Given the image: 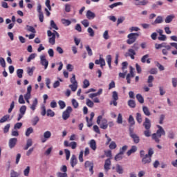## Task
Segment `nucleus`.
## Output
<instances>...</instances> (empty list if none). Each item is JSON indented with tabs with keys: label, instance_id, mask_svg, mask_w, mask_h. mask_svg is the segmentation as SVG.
Listing matches in <instances>:
<instances>
[{
	"label": "nucleus",
	"instance_id": "7c9ffc66",
	"mask_svg": "<svg viewBox=\"0 0 177 177\" xmlns=\"http://www.w3.org/2000/svg\"><path fill=\"white\" fill-rule=\"evenodd\" d=\"M90 147L91 149H92V150H96V141H95V140H91L90 141Z\"/></svg>",
	"mask_w": 177,
	"mask_h": 177
},
{
	"label": "nucleus",
	"instance_id": "5701e85b",
	"mask_svg": "<svg viewBox=\"0 0 177 177\" xmlns=\"http://www.w3.org/2000/svg\"><path fill=\"white\" fill-rule=\"evenodd\" d=\"M142 111L144 113V114L145 115H147V117H150L151 113H150V110L149 109V108L146 106H142Z\"/></svg>",
	"mask_w": 177,
	"mask_h": 177
},
{
	"label": "nucleus",
	"instance_id": "13d9d810",
	"mask_svg": "<svg viewBox=\"0 0 177 177\" xmlns=\"http://www.w3.org/2000/svg\"><path fill=\"white\" fill-rule=\"evenodd\" d=\"M69 140L71 142H73V140H78V136H77L76 134H72Z\"/></svg>",
	"mask_w": 177,
	"mask_h": 177
},
{
	"label": "nucleus",
	"instance_id": "dca6fc26",
	"mask_svg": "<svg viewBox=\"0 0 177 177\" xmlns=\"http://www.w3.org/2000/svg\"><path fill=\"white\" fill-rule=\"evenodd\" d=\"M95 64H100V67H102V68L106 66V61H104V59L101 57H100V59L95 60Z\"/></svg>",
	"mask_w": 177,
	"mask_h": 177
},
{
	"label": "nucleus",
	"instance_id": "ddd939ff",
	"mask_svg": "<svg viewBox=\"0 0 177 177\" xmlns=\"http://www.w3.org/2000/svg\"><path fill=\"white\" fill-rule=\"evenodd\" d=\"M111 167V160L110 159L106 160L104 165L105 172H109V171H110Z\"/></svg>",
	"mask_w": 177,
	"mask_h": 177
},
{
	"label": "nucleus",
	"instance_id": "f3484780",
	"mask_svg": "<svg viewBox=\"0 0 177 177\" xmlns=\"http://www.w3.org/2000/svg\"><path fill=\"white\" fill-rule=\"evenodd\" d=\"M142 162L143 164H150V162H151V158H150L149 155L146 154L142 157Z\"/></svg>",
	"mask_w": 177,
	"mask_h": 177
},
{
	"label": "nucleus",
	"instance_id": "2eb2a0df",
	"mask_svg": "<svg viewBox=\"0 0 177 177\" xmlns=\"http://www.w3.org/2000/svg\"><path fill=\"white\" fill-rule=\"evenodd\" d=\"M86 16L88 20H92L95 19V17H96V15L95 14V12H93L91 10H87Z\"/></svg>",
	"mask_w": 177,
	"mask_h": 177
},
{
	"label": "nucleus",
	"instance_id": "2f4dec72",
	"mask_svg": "<svg viewBox=\"0 0 177 177\" xmlns=\"http://www.w3.org/2000/svg\"><path fill=\"white\" fill-rule=\"evenodd\" d=\"M86 106H88V107H90L91 109H92V107L95 106V103H93V102L89 99L86 100Z\"/></svg>",
	"mask_w": 177,
	"mask_h": 177
},
{
	"label": "nucleus",
	"instance_id": "20e7f679",
	"mask_svg": "<svg viewBox=\"0 0 177 177\" xmlns=\"http://www.w3.org/2000/svg\"><path fill=\"white\" fill-rule=\"evenodd\" d=\"M138 37H139V33H130L128 35L127 37L129 38L127 40V44L129 45H131L136 41L138 39Z\"/></svg>",
	"mask_w": 177,
	"mask_h": 177
},
{
	"label": "nucleus",
	"instance_id": "8fccbe9b",
	"mask_svg": "<svg viewBox=\"0 0 177 177\" xmlns=\"http://www.w3.org/2000/svg\"><path fill=\"white\" fill-rule=\"evenodd\" d=\"M23 73H24V71L23 69H18L17 71V75L19 78H23Z\"/></svg>",
	"mask_w": 177,
	"mask_h": 177
},
{
	"label": "nucleus",
	"instance_id": "aec40b11",
	"mask_svg": "<svg viewBox=\"0 0 177 177\" xmlns=\"http://www.w3.org/2000/svg\"><path fill=\"white\" fill-rule=\"evenodd\" d=\"M32 146V139L28 138L26 141V145L24 147V150H28Z\"/></svg>",
	"mask_w": 177,
	"mask_h": 177
},
{
	"label": "nucleus",
	"instance_id": "79ce46f5",
	"mask_svg": "<svg viewBox=\"0 0 177 177\" xmlns=\"http://www.w3.org/2000/svg\"><path fill=\"white\" fill-rule=\"evenodd\" d=\"M18 102L19 104H25L26 101L24 100V96L23 95H20L18 99Z\"/></svg>",
	"mask_w": 177,
	"mask_h": 177
},
{
	"label": "nucleus",
	"instance_id": "5fc2aeb1",
	"mask_svg": "<svg viewBox=\"0 0 177 177\" xmlns=\"http://www.w3.org/2000/svg\"><path fill=\"white\" fill-rule=\"evenodd\" d=\"M129 123L131 126L135 125V119H133V116H132L131 115L129 118Z\"/></svg>",
	"mask_w": 177,
	"mask_h": 177
},
{
	"label": "nucleus",
	"instance_id": "39448f33",
	"mask_svg": "<svg viewBox=\"0 0 177 177\" xmlns=\"http://www.w3.org/2000/svg\"><path fill=\"white\" fill-rule=\"evenodd\" d=\"M61 171L57 172V177H68L67 175V166L63 165L60 168Z\"/></svg>",
	"mask_w": 177,
	"mask_h": 177
},
{
	"label": "nucleus",
	"instance_id": "a18cd8bd",
	"mask_svg": "<svg viewBox=\"0 0 177 177\" xmlns=\"http://www.w3.org/2000/svg\"><path fill=\"white\" fill-rule=\"evenodd\" d=\"M136 120L138 121V124H142V114L140 113H136Z\"/></svg>",
	"mask_w": 177,
	"mask_h": 177
},
{
	"label": "nucleus",
	"instance_id": "338daca9",
	"mask_svg": "<svg viewBox=\"0 0 177 177\" xmlns=\"http://www.w3.org/2000/svg\"><path fill=\"white\" fill-rule=\"evenodd\" d=\"M24 176H28L30 175V167L28 166L26 169L24 171Z\"/></svg>",
	"mask_w": 177,
	"mask_h": 177
},
{
	"label": "nucleus",
	"instance_id": "774afa93",
	"mask_svg": "<svg viewBox=\"0 0 177 177\" xmlns=\"http://www.w3.org/2000/svg\"><path fill=\"white\" fill-rule=\"evenodd\" d=\"M10 177H19V173L12 170L10 172Z\"/></svg>",
	"mask_w": 177,
	"mask_h": 177
},
{
	"label": "nucleus",
	"instance_id": "e433bc0d",
	"mask_svg": "<svg viewBox=\"0 0 177 177\" xmlns=\"http://www.w3.org/2000/svg\"><path fill=\"white\" fill-rule=\"evenodd\" d=\"M136 99L138 100V101L139 102V103H145V99L143 98V97L142 96V95L140 94H137L136 95Z\"/></svg>",
	"mask_w": 177,
	"mask_h": 177
},
{
	"label": "nucleus",
	"instance_id": "4c0bfd02",
	"mask_svg": "<svg viewBox=\"0 0 177 177\" xmlns=\"http://www.w3.org/2000/svg\"><path fill=\"white\" fill-rule=\"evenodd\" d=\"M174 48L176 50H171V53L173 55H177V45H171V47L167 46V49H174Z\"/></svg>",
	"mask_w": 177,
	"mask_h": 177
},
{
	"label": "nucleus",
	"instance_id": "ea45409f",
	"mask_svg": "<svg viewBox=\"0 0 177 177\" xmlns=\"http://www.w3.org/2000/svg\"><path fill=\"white\" fill-rule=\"evenodd\" d=\"M135 55H136V53L133 49L129 50V55L130 56L131 59H135Z\"/></svg>",
	"mask_w": 177,
	"mask_h": 177
},
{
	"label": "nucleus",
	"instance_id": "c9c22d12",
	"mask_svg": "<svg viewBox=\"0 0 177 177\" xmlns=\"http://www.w3.org/2000/svg\"><path fill=\"white\" fill-rule=\"evenodd\" d=\"M128 105L129 107H131V109H135V107H136V103L133 101V100H129Z\"/></svg>",
	"mask_w": 177,
	"mask_h": 177
},
{
	"label": "nucleus",
	"instance_id": "6ab92c4d",
	"mask_svg": "<svg viewBox=\"0 0 177 177\" xmlns=\"http://www.w3.org/2000/svg\"><path fill=\"white\" fill-rule=\"evenodd\" d=\"M142 63H147V64H150L151 61L150 58H149V54H147L141 58Z\"/></svg>",
	"mask_w": 177,
	"mask_h": 177
},
{
	"label": "nucleus",
	"instance_id": "bf43d9fd",
	"mask_svg": "<svg viewBox=\"0 0 177 177\" xmlns=\"http://www.w3.org/2000/svg\"><path fill=\"white\" fill-rule=\"evenodd\" d=\"M72 104L75 109H78V106H80L78 102L76 101L75 99H72Z\"/></svg>",
	"mask_w": 177,
	"mask_h": 177
},
{
	"label": "nucleus",
	"instance_id": "0e129e2a",
	"mask_svg": "<svg viewBox=\"0 0 177 177\" xmlns=\"http://www.w3.org/2000/svg\"><path fill=\"white\" fill-rule=\"evenodd\" d=\"M71 84H78V82H77V80L75 79V75L72 74V77L70 80Z\"/></svg>",
	"mask_w": 177,
	"mask_h": 177
},
{
	"label": "nucleus",
	"instance_id": "f03ea898",
	"mask_svg": "<svg viewBox=\"0 0 177 177\" xmlns=\"http://www.w3.org/2000/svg\"><path fill=\"white\" fill-rule=\"evenodd\" d=\"M97 124L100 125L101 129H107L109 128V124L107 123V119L103 118V116L99 115L97 118Z\"/></svg>",
	"mask_w": 177,
	"mask_h": 177
},
{
	"label": "nucleus",
	"instance_id": "680f3d73",
	"mask_svg": "<svg viewBox=\"0 0 177 177\" xmlns=\"http://www.w3.org/2000/svg\"><path fill=\"white\" fill-rule=\"evenodd\" d=\"M50 26L52 28H54V30H59V28L57 27V25L55 23V21L51 20L50 21Z\"/></svg>",
	"mask_w": 177,
	"mask_h": 177
},
{
	"label": "nucleus",
	"instance_id": "09e8293b",
	"mask_svg": "<svg viewBox=\"0 0 177 177\" xmlns=\"http://www.w3.org/2000/svg\"><path fill=\"white\" fill-rule=\"evenodd\" d=\"M144 135L146 138H150V136H151V131H150V129L144 131Z\"/></svg>",
	"mask_w": 177,
	"mask_h": 177
},
{
	"label": "nucleus",
	"instance_id": "b1692460",
	"mask_svg": "<svg viewBox=\"0 0 177 177\" xmlns=\"http://www.w3.org/2000/svg\"><path fill=\"white\" fill-rule=\"evenodd\" d=\"M174 19H175V15H168L166 19H165V23L168 24V23H171Z\"/></svg>",
	"mask_w": 177,
	"mask_h": 177
},
{
	"label": "nucleus",
	"instance_id": "473e14b6",
	"mask_svg": "<svg viewBox=\"0 0 177 177\" xmlns=\"http://www.w3.org/2000/svg\"><path fill=\"white\" fill-rule=\"evenodd\" d=\"M43 136L44 139H50V136H52V133L49 131H46L44 133Z\"/></svg>",
	"mask_w": 177,
	"mask_h": 177
},
{
	"label": "nucleus",
	"instance_id": "0eeeda50",
	"mask_svg": "<svg viewBox=\"0 0 177 177\" xmlns=\"http://www.w3.org/2000/svg\"><path fill=\"white\" fill-rule=\"evenodd\" d=\"M129 135L130 137L133 139L134 143L138 144L140 142V138L138 136L136 133H133V129H129Z\"/></svg>",
	"mask_w": 177,
	"mask_h": 177
},
{
	"label": "nucleus",
	"instance_id": "603ef678",
	"mask_svg": "<svg viewBox=\"0 0 177 177\" xmlns=\"http://www.w3.org/2000/svg\"><path fill=\"white\" fill-rule=\"evenodd\" d=\"M39 121V118L38 116H35L32 120V125L35 126L37 124H38V122Z\"/></svg>",
	"mask_w": 177,
	"mask_h": 177
},
{
	"label": "nucleus",
	"instance_id": "412c9836",
	"mask_svg": "<svg viewBox=\"0 0 177 177\" xmlns=\"http://www.w3.org/2000/svg\"><path fill=\"white\" fill-rule=\"evenodd\" d=\"M164 21V19H162V17L158 16L155 21L152 23V26H154V24H161Z\"/></svg>",
	"mask_w": 177,
	"mask_h": 177
},
{
	"label": "nucleus",
	"instance_id": "c85d7f7f",
	"mask_svg": "<svg viewBox=\"0 0 177 177\" xmlns=\"http://www.w3.org/2000/svg\"><path fill=\"white\" fill-rule=\"evenodd\" d=\"M34 70H35V68L34 66L31 67H28L27 68V73L30 77L32 76V74H34Z\"/></svg>",
	"mask_w": 177,
	"mask_h": 177
},
{
	"label": "nucleus",
	"instance_id": "864d4df0",
	"mask_svg": "<svg viewBox=\"0 0 177 177\" xmlns=\"http://www.w3.org/2000/svg\"><path fill=\"white\" fill-rule=\"evenodd\" d=\"M87 32H88L90 37H95V31H93V29H92V28H88Z\"/></svg>",
	"mask_w": 177,
	"mask_h": 177
},
{
	"label": "nucleus",
	"instance_id": "49530a36",
	"mask_svg": "<svg viewBox=\"0 0 177 177\" xmlns=\"http://www.w3.org/2000/svg\"><path fill=\"white\" fill-rule=\"evenodd\" d=\"M37 57V54L35 53H32L31 54L28 58L27 59V62L30 63V62H31V60H34V59H35V57Z\"/></svg>",
	"mask_w": 177,
	"mask_h": 177
},
{
	"label": "nucleus",
	"instance_id": "423d86ee",
	"mask_svg": "<svg viewBox=\"0 0 177 177\" xmlns=\"http://www.w3.org/2000/svg\"><path fill=\"white\" fill-rule=\"evenodd\" d=\"M73 112V108L71 106H68L66 109L62 113V118L66 121L70 118V114Z\"/></svg>",
	"mask_w": 177,
	"mask_h": 177
},
{
	"label": "nucleus",
	"instance_id": "9d476101",
	"mask_svg": "<svg viewBox=\"0 0 177 177\" xmlns=\"http://www.w3.org/2000/svg\"><path fill=\"white\" fill-rule=\"evenodd\" d=\"M47 34L48 37H50L49 43L51 44V45H55L56 35H55V33L52 32L50 30H48Z\"/></svg>",
	"mask_w": 177,
	"mask_h": 177
},
{
	"label": "nucleus",
	"instance_id": "1a4fd4ad",
	"mask_svg": "<svg viewBox=\"0 0 177 177\" xmlns=\"http://www.w3.org/2000/svg\"><path fill=\"white\" fill-rule=\"evenodd\" d=\"M40 63L41 66H44V70L48 68V66H49V61L46 59V56H45V55H40Z\"/></svg>",
	"mask_w": 177,
	"mask_h": 177
},
{
	"label": "nucleus",
	"instance_id": "58836bf2",
	"mask_svg": "<svg viewBox=\"0 0 177 177\" xmlns=\"http://www.w3.org/2000/svg\"><path fill=\"white\" fill-rule=\"evenodd\" d=\"M34 132V129H32V127H29L26 129V136H30V135H31V133H32Z\"/></svg>",
	"mask_w": 177,
	"mask_h": 177
},
{
	"label": "nucleus",
	"instance_id": "4be33fe9",
	"mask_svg": "<svg viewBox=\"0 0 177 177\" xmlns=\"http://www.w3.org/2000/svg\"><path fill=\"white\" fill-rule=\"evenodd\" d=\"M77 163V157H75V155H72V157L71 158V165L73 168L75 167L76 164Z\"/></svg>",
	"mask_w": 177,
	"mask_h": 177
},
{
	"label": "nucleus",
	"instance_id": "c03bdc74",
	"mask_svg": "<svg viewBox=\"0 0 177 177\" xmlns=\"http://www.w3.org/2000/svg\"><path fill=\"white\" fill-rule=\"evenodd\" d=\"M109 149H111V150H114V149H117V144L115 143V142H111V143L109 144Z\"/></svg>",
	"mask_w": 177,
	"mask_h": 177
},
{
	"label": "nucleus",
	"instance_id": "6e6552de",
	"mask_svg": "<svg viewBox=\"0 0 177 177\" xmlns=\"http://www.w3.org/2000/svg\"><path fill=\"white\" fill-rule=\"evenodd\" d=\"M26 111H27V106L26 105H22L19 109V114L18 115L17 121H20V120L24 117Z\"/></svg>",
	"mask_w": 177,
	"mask_h": 177
},
{
	"label": "nucleus",
	"instance_id": "e2e57ef3",
	"mask_svg": "<svg viewBox=\"0 0 177 177\" xmlns=\"http://www.w3.org/2000/svg\"><path fill=\"white\" fill-rule=\"evenodd\" d=\"M116 122L118 124H122V115L121 113L118 114Z\"/></svg>",
	"mask_w": 177,
	"mask_h": 177
},
{
	"label": "nucleus",
	"instance_id": "f704fd0d",
	"mask_svg": "<svg viewBox=\"0 0 177 177\" xmlns=\"http://www.w3.org/2000/svg\"><path fill=\"white\" fill-rule=\"evenodd\" d=\"M26 30L29 32H32L33 34H35V32H36L35 28H34V26H31L27 25L26 26Z\"/></svg>",
	"mask_w": 177,
	"mask_h": 177
},
{
	"label": "nucleus",
	"instance_id": "7ed1b4c3",
	"mask_svg": "<svg viewBox=\"0 0 177 177\" xmlns=\"http://www.w3.org/2000/svg\"><path fill=\"white\" fill-rule=\"evenodd\" d=\"M102 93H103V89L100 88L97 93L89 94L88 97H90V99H92L94 103H100V100H99V98L96 96H100Z\"/></svg>",
	"mask_w": 177,
	"mask_h": 177
},
{
	"label": "nucleus",
	"instance_id": "9b49d317",
	"mask_svg": "<svg viewBox=\"0 0 177 177\" xmlns=\"http://www.w3.org/2000/svg\"><path fill=\"white\" fill-rule=\"evenodd\" d=\"M37 107H38V98H34L32 100V104H30L29 108L32 111L37 110Z\"/></svg>",
	"mask_w": 177,
	"mask_h": 177
},
{
	"label": "nucleus",
	"instance_id": "de8ad7c7",
	"mask_svg": "<svg viewBox=\"0 0 177 177\" xmlns=\"http://www.w3.org/2000/svg\"><path fill=\"white\" fill-rule=\"evenodd\" d=\"M121 5H122V2L114 3L113 4H111L109 6V8H111V9H114V8H117V6H120Z\"/></svg>",
	"mask_w": 177,
	"mask_h": 177
},
{
	"label": "nucleus",
	"instance_id": "4468645a",
	"mask_svg": "<svg viewBox=\"0 0 177 177\" xmlns=\"http://www.w3.org/2000/svg\"><path fill=\"white\" fill-rule=\"evenodd\" d=\"M143 126L145 129H150V128H151V122L150 121V119L146 118L145 121L143 123Z\"/></svg>",
	"mask_w": 177,
	"mask_h": 177
},
{
	"label": "nucleus",
	"instance_id": "a211bd4d",
	"mask_svg": "<svg viewBox=\"0 0 177 177\" xmlns=\"http://www.w3.org/2000/svg\"><path fill=\"white\" fill-rule=\"evenodd\" d=\"M85 167L86 168H89L90 172L93 174V163L91 162L90 161H86L85 162Z\"/></svg>",
	"mask_w": 177,
	"mask_h": 177
},
{
	"label": "nucleus",
	"instance_id": "f257e3e1",
	"mask_svg": "<svg viewBox=\"0 0 177 177\" xmlns=\"http://www.w3.org/2000/svg\"><path fill=\"white\" fill-rule=\"evenodd\" d=\"M158 130L156 131V133L152 134V139L154 140L156 143H158L160 142V139H161V137L163 136H165V130L162 128V127L160 125H156Z\"/></svg>",
	"mask_w": 177,
	"mask_h": 177
},
{
	"label": "nucleus",
	"instance_id": "bb28decb",
	"mask_svg": "<svg viewBox=\"0 0 177 177\" xmlns=\"http://www.w3.org/2000/svg\"><path fill=\"white\" fill-rule=\"evenodd\" d=\"M68 86L71 89L72 92H75L77 89H78V84H71Z\"/></svg>",
	"mask_w": 177,
	"mask_h": 177
},
{
	"label": "nucleus",
	"instance_id": "37998d69",
	"mask_svg": "<svg viewBox=\"0 0 177 177\" xmlns=\"http://www.w3.org/2000/svg\"><path fill=\"white\" fill-rule=\"evenodd\" d=\"M58 104H59V109H61V110H63V109L66 108V102H64V101L59 100L58 102Z\"/></svg>",
	"mask_w": 177,
	"mask_h": 177
},
{
	"label": "nucleus",
	"instance_id": "72a5a7b5",
	"mask_svg": "<svg viewBox=\"0 0 177 177\" xmlns=\"http://www.w3.org/2000/svg\"><path fill=\"white\" fill-rule=\"evenodd\" d=\"M9 118H10V115H4L3 118L0 119V123L3 124V122H6V121L9 120Z\"/></svg>",
	"mask_w": 177,
	"mask_h": 177
},
{
	"label": "nucleus",
	"instance_id": "a878e982",
	"mask_svg": "<svg viewBox=\"0 0 177 177\" xmlns=\"http://www.w3.org/2000/svg\"><path fill=\"white\" fill-rule=\"evenodd\" d=\"M91 85V83L89 82V80L87 79L84 80L83 81V86L82 88L83 89H86L87 88H89V86Z\"/></svg>",
	"mask_w": 177,
	"mask_h": 177
},
{
	"label": "nucleus",
	"instance_id": "3c124183",
	"mask_svg": "<svg viewBox=\"0 0 177 177\" xmlns=\"http://www.w3.org/2000/svg\"><path fill=\"white\" fill-rule=\"evenodd\" d=\"M48 117H55V113L51 109H48L46 112Z\"/></svg>",
	"mask_w": 177,
	"mask_h": 177
},
{
	"label": "nucleus",
	"instance_id": "4d7b16f0",
	"mask_svg": "<svg viewBox=\"0 0 177 177\" xmlns=\"http://www.w3.org/2000/svg\"><path fill=\"white\" fill-rule=\"evenodd\" d=\"M149 3V0H142L138 2L137 5H141L142 6H146Z\"/></svg>",
	"mask_w": 177,
	"mask_h": 177
},
{
	"label": "nucleus",
	"instance_id": "cd10ccee",
	"mask_svg": "<svg viewBox=\"0 0 177 177\" xmlns=\"http://www.w3.org/2000/svg\"><path fill=\"white\" fill-rule=\"evenodd\" d=\"M106 63H108L110 70H111L113 68V67L111 66V55H107L106 57Z\"/></svg>",
	"mask_w": 177,
	"mask_h": 177
},
{
	"label": "nucleus",
	"instance_id": "a19ab883",
	"mask_svg": "<svg viewBox=\"0 0 177 177\" xmlns=\"http://www.w3.org/2000/svg\"><path fill=\"white\" fill-rule=\"evenodd\" d=\"M124 154L121 153V152H119L115 156V161H121V159L123 158Z\"/></svg>",
	"mask_w": 177,
	"mask_h": 177
},
{
	"label": "nucleus",
	"instance_id": "6e6d98bb",
	"mask_svg": "<svg viewBox=\"0 0 177 177\" xmlns=\"http://www.w3.org/2000/svg\"><path fill=\"white\" fill-rule=\"evenodd\" d=\"M62 24H64L65 26H70V24H71V21L65 19H62Z\"/></svg>",
	"mask_w": 177,
	"mask_h": 177
},
{
	"label": "nucleus",
	"instance_id": "c756f323",
	"mask_svg": "<svg viewBox=\"0 0 177 177\" xmlns=\"http://www.w3.org/2000/svg\"><path fill=\"white\" fill-rule=\"evenodd\" d=\"M24 99L26 102V103H28V104H30V100L31 99V94L26 93L24 95Z\"/></svg>",
	"mask_w": 177,
	"mask_h": 177
},
{
	"label": "nucleus",
	"instance_id": "69168bd1",
	"mask_svg": "<svg viewBox=\"0 0 177 177\" xmlns=\"http://www.w3.org/2000/svg\"><path fill=\"white\" fill-rule=\"evenodd\" d=\"M81 23L84 26V27H85V28L89 27V21H88V19H84V20L82 21Z\"/></svg>",
	"mask_w": 177,
	"mask_h": 177
},
{
	"label": "nucleus",
	"instance_id": "393cba45",
	"mask_svg": "<svg viewBox=\"0 0 177 177\" xmlns=\"http://www.w3.org/2000/svg\"><path fill=\"white\" fill-rule=\"evenodd\" d=\"M115 171L118 174H124V169H122V167L120 165H116Z\"/></svg>",
	"mask_w": 177,
	"mask_h": 177
},
{
	"label": "nucleus",
	"instance_id": "f8f14e48",
	"mask_svg": "<svg viewBox=\"0 0 177 177\" xmlns=\"http://www.w3.org/2000/svg\"><path fill=\"white\" fill-rule=\"evenodd\" d=\"M17 145V138H13L9 140L8 146L10 149H13Z\"/></svg>",
	"mask_w": 177,
	"mask_h": 177
},
{
	"label": "nucleus",
	"instance_id": "052dcab7",
	"mask_svg": "<svg viewBox=\"0 0 177 177\" xmlns=\"http://www.w3.org/2000/svg\"><path fill=\"white\" fill-rule=\"evenodd\" d=\"M112 99H113V100H118V93H117V91L112 93Z\"/></svg>",
	"mask_w": 177,
	"mask_h": 177
}]
</instances>
